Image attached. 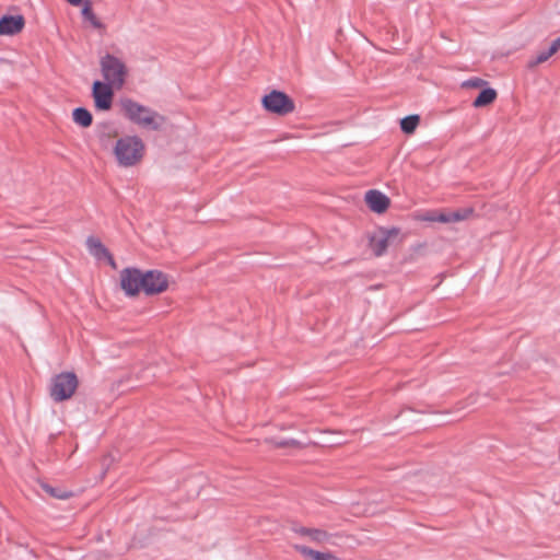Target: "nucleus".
Returning <instances> with one entry per match:
<instances>
[{"mask_svg": "<svg viewBox=\"0 0 560 560\" xmlns=\"http://www.w3.org/2000/svg\"><path fill=\"white\" fill-rule=\"evenodd\" d=\"M120 106L127 119L144 129L158 131L165 122L163 115L131 98L121 100Z\"/></svg>", "mask_w": 560, "mask_h": 560, "instance_id": "f257e3e1", "label": "nucleus"}, {"mask_svg": "<svg viewBox=\"0 0 560 560\" xmlns=\"http://www.w3.org/2000/svg\"><path fill=\"white\" fill-rule=\"evenodd\" d=\"M144 143L138 136H125L116 141L114 154L119 166L138 164L144 154Z\"/></svg>", "mask_w": 560, "mask_h": 560, "instance_id": "f03ea898", "label": "nucleus"}, {"mask_svg": "<svg viewBox=\"0 0 560 560\" xmlns=\"http://www.w3.org/2000/svg\"><path fill=\"white\" fill-rule=\"evenodd\" d=\"M101 71L104 80L120 90L127 77V67L118 57L106 54L100 60Z\"/></svg>", "mask_w": 560, "mask_h": 560, "instance_id": "7ed1b4c3", "label": "nucleus"}, {"mask_svg": "<svg viewBox=\"0 0 560 560\" xmlns=\"http://www.w3.org/2000/svg\"><path fill=\"white\" fill-rule=\"evenodd\" d=\"M79 381L73 372H62L55 375L50 383V397L56 402H61L72 397L78 388Z\"/></svg>", "mask_w": 560, "mask_h": 560, "instance_id": "20e7f679", "label": "nucleus"}, {"mask_svg": "<svg viewBox=\"0 0 560 560\" xmlns=\"http://www.w3.org/2000/svg\"><path fill=\"white\" fill-rule=\"evenodd\" d=\"M262 107L271 114L287 116L295 110L294 101L284 92L272 90L261 98Z\"/></svg>", "mask_w": 560, "mask_h": 560, "instance_id": "39448f33", "label": "nucleus"}, {"mask_svg": "<svg viewBox=\"0 0 560 560\" xmlns=\"http://www.w3.org/2000/svg\"><path fill=\"white\" fill-rule=\"evenodd\" d=\"M400 235L398 228H378L377 231L369 237V247L376 257L383 256L388 246L393 244Z\"/></svg>", "mask_w": 560, "mask_h": 560, "instance_id": "423d86ee", "label": "nucleus"}, {"mask_svg": "<svg viewBox=\"0 0 560 560\" xmlns=\"http://www.w3.org/2000/svg\"><path fill=\"white\" fill-rule=\"evenodd\" d=\"M143 277L144 271L135 267H128L120 271V288L127 296H137L142 291Z\"/></svg>", "mask_w": 560, "mask_h": 560, "instance_id": "0eeeda50", "label": "nucleus"}, {"mask_svg": "<svg viewBox=\"0 0 560 560\" xmlns=\"http://www.w3.org/2000/svg\"><path fill=\"white\" fill-rule=\"evenodd\" d=\"M142 291L147 295L163 293L168 288V276L160 270L144 271Z\"/></svg>", "mask_w": 560, "mask_h": 560, "instance_id": "6e6552de", "label": "nucleus"}, {"mask_svg": "<svg viewBox=\"0 0 560 560\" xmlns=\"http://www.w3.org/2000/svg\"><path fill=\"white\" fill-rule=\"evenodd\" d=\"M114 89V85L106 81H95L93 83L92 96L96 108L101 110H108L112 107Z\"/></svg>", "mask_w": 560, "mask_h": 560, "instance_id": "1a4fd4ad", "label": "nucleus"}, {"mask_svg": "<svg viewBox=\"0 0 560 560\" xmlns=\"http://www.w3.org/2000/svg\"><path fill=\"white\" fill-rule=\"evenodd\" d=\"M25 25L22 15H4L0 19V35L13 36L19 34Z\"/></svg>", "mask_w": 560, "mask_h": 560, "instance_id": "9d476101", "label": "nucleus"}, {"mask_svg": "<svg viewBox=\"0 0 560 560\" xmlns=\"http://www.w3.org/2000/svg\"><path fill=\"white\" fill-rule=\"evenodd\" d=\"M365 202L372 211L383 213L388 209L390 200L385 194L372 189L365 194Z\"/></svg>", "mask_w": 560, "mask_h": 560, "instance_id": "9b49d317", "label": "nucleus"}, {"mask_svg": "<svg viewBox=\"0 0 560 560\" xmlns=\"http://www.w3.org/2000/svg\"><path fill=\"white\" fill-rule=\"evenodd\" d=\"M86 246L92 256H94L96 259H103L106 258L109 262V265L113 268H116V262L112 256V254L108 252V249L102 244V242L93 236L88 237L86 240Z\"/></svg>", "mask_w": 560, "mask_h": 560, "instance_id": "f8f14e48", "label": "nucleus"}, {"mask_svg": "<svg viewBox=\"0 0 560 560\" xmlns=\"http://www.w3.org/2000/svg\"><path fill=\"white\" fill-rule=\"evenodd\" d=\"M118 131L110 122H103L97 126V138L103 148H108L112 140L116 138Z\"/></svg>", "mask_w": 560, "mask_h": 560, "instance_id": "ddd939ff", "label": "nucleus"}, {"mask_svg": "<svg viewBox=\"0 0 560 560\" xmlns=\"http://www.w3.org/2000/svg\"><path fill=\"white\" fill-rule=\"evenodd\" d=\"M472 213L474 211L470 208L458 209L455 211L440 213L435 220L442 223L459 222L468 219Z\"/></svg>", "mask_w": 560, "mask_h": 560, "instance_id": "4468645a", "label": "nucleus"}, {"mask_svg": "<svg viewBox=\"0 0 560 560\" xmlns=\"http://www.w3.org/2000/svg\"><path fill=\"white\" fill-rule=\"evenodd\" d=\"M294 549L302 556L310 557L313 560H339L332 552H320L302 545H295Z\"/></svg>", "mask_w": 560, "mask_h": 560, "instance_id": "2eb2a0df", "label": "nucleus"}, {"mask_svg": "<svg viewBox=\"0 0 560 560\" xmlns=\"http://www.w3.org/2000/svg\"><path fill=\"white\" fill-rule=\"evenodd\" d=\"M497 91L491 88H487L480 91L478 96L474 100L472 106L476 108L485 107L492 104L497 98Z\"/></svg>", "mask_w": 560, "mask_h": 560, "instance_id": "dca6fc26", "label": "nucleus"}, {"mask_svg": "<svg viewBox=\"0 0 560 560\" xmlns=\"http://www.w3.org/2000/svg\"><path fill=\"white\" fill-rule=\"evenodd\" d=\"M39 486L49 497L55 499L67 500L73 494L71 491H68L62 487H52L47 482H40Z\"/></svg>", "mask_w": 560, "mask_h": 560, "instance_id": "f3484780", "label": "nucleus"}, {"mask_svg": "<svg viewBox=\"0 0 560 560\" xmlns=\"http://www.w3.org/2000/svg\"><path fill=\"white\" fill-rule=\"evenodd\" d=\"M72 117L75 124L83 128H88L93 122L92 114L84 107H78L73 110Z\"/></svg>", "mask_w": 560, "mask_h": 560, "instance_id": "a211bd4d", "label": "nucleus"}, {"mask_svg": "<svg viewBox=\"0 0 560 560\" xmlns=\"http://www.w3.org/2000/svg\"><path fill=\"white\" fill-rule=\"evenodd\" d=\"M82 15L83 18L89 21L94 28H103V23L96 18L94 14L90 1H86L84 3V7L82 9Z\"/></svg>", "mask_w": 560, "mask_h": 560, "instance_id": "6ab92c4d", "label": "nucleus"}, {"mask_svg": "<svg viewBox=\"0 0 560 560\" xmlns=\"http://www.w3.org/2000/svg\"><path fill=\"white\" fill-rule=\"evenodd\" d=\"M420 118L418 115L407 116L400 120V128L405 133L410 135L416 130Z\"/></svg>", "mask_w": 560, "mask_h": 560, "instance_id": "aec40b11", "label": "nucleus"}, {"mask_svg": "<svg viewBox=\"0 0 560 560\" xmlns=\"http://www.w3.org/2000/svg\"><path fill=\"white\" fill-rule=\"evenodd\" d=\"M308 537L312 541H314L316 544H326V542H329V539L331 538V534L327 533L324 529L312 528L311 533L308 534Z\"/></svg>", "mask_w": 560, "mask_h": 560, "instance_id": "412c9836", "label": "nucleus"}, {"mask_svg": "<svg viewBox=\"0 0 560 560\" xmlns=\"http://www.w3.org/2000/svg\"><path fill=\"white\" fill-rule=\"evenodd\" d=\"M272 444L275 447L277 448H284V447H296V448H301L302 447V443L299 442L298 440H294V439H289V440H273L272 441Z\"/></svg>", "mask_w": 560, "mask_h": 560, "instance_id": "4be33fe9", "label": "nucleus"}, {"mask_svg": "<svg viewBox=\"0 0 560 560\" xmlns=\"http://www.w3.org/2000/svg\"><path fill=\"white\" fill-rule=\"evenodd\" d=\"M551 56H553V54L550 51L549 48L547 50L539 51L536 58L529 61L528 66L535 67L537 65H540L547 61Z\"/></svg>", "mask_w": 560, "mask_h": 560, "instance_id": "5701e85b", "label": "nucleus"}, {"mask_svg": "<svg viewBox=\"0 0 560 560\" xmlns=\"http://www.w3.org/2000/svg\"><path fill=\"white\" fill-rule=\"evenodd\" d=\"M487 84V82L480 78H471L463 83L464 88L479 89Z\"/></svg>", "mask_w": 560, "mask_h": 560, "instance_id": "b1692460", "label": "nucleus"}, {"mask_svg": "<svg viewBox=\"0 0 560 560\" xmlns=\"http://www.w3.org/2000/svg\"><path fill=\"white\" fill-rule=\"evenodd\" d=\"M311 529L310 527H304V526H294L293 527V530L294 533L301 535V536H307L308 537V534L311 533Z\"/></svg>", "mask_w": 560, "mask_h": 560, "instance_id": "393cba45", "label": "nucleus"}, {"mask_svg": "<svg viewBox=\"0 0 560 560\" xmlns=\"http://www.w3.org/2000/svg\"><path fill=\"white\" fill-rule=\"evenodd\" d=\"M549 49L553 55L560 49V36L551 43Z\"/></svg>", "mask_w": 560, "mask_h": 560, "instance_id": "a878e982", "label": "nucleus"}, {"mask_svg": "<svg viewBox=\"0 0 560 560\" xmlns=\"http://www.w3.org/2000/svg\"><path fill=\"white\" fill-rule=\"evenodd\" d=\"M72 5H79L82 3L83 0H67Z\"/></svg>", "mask_w": 560, "mask_h": 560, "instance_id": "bb28decb", "label": "nucleus"}]
</instances>
